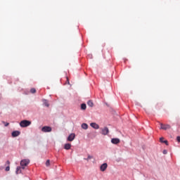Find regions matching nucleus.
I'll return each instance as SVG.
<instances>
[{"instance_id": "obj_6", "label": "nucleus", "mask_w": 180, "mask_h": 180, "mask_svg": "<svg viewBox=\"0 0 180 180\" xmlns=\"http://www.w3.org/2000/svg\"><path fill=\"white\" fill-rule=\"evenodd\" d=\"M106 168H108V163H103L100 167V169L101 171H102V172H105L106 170Z\"/></svg>"}, {"instance_id": "obj_11", "label": "nucleus", "mask_w": 180, "mask_h": 180, "mask_svg": "<svg viewBox=\"0 0 180 180\" xmlns=\"http://www.w3.org/2000/svg\"><path fill=\"white\" fill-rule=\"evenodd\" d=\"M81 127H82V129H83L84 130H88L89 126H88V124H86V123H83V124H82Z\"/></svg>"}, {"instance_id": "obj_21", "label": "nucleus", "mask_w": 180, "mask_h": 180, "mask_svg": "<svg viewBox=\"0 0 180 180\" xmlns=\"http://www.w3.org/2000/svg\"><path fill=\"white\" fill-rule=\"evenodd\" d=\"M11 170V167L9 166H7L5 169V171L8 172Z\"/></svg>"}, {"instance_id": "obj_10", "label": "nucleus", "mask_w": 180, "mask_h": 180, "mask_svg": "<svg viewBox=\"0 0 180 180\" xmlns=\"http://www.w3.org/2000/svg\"><path fill=\"white\" fill-rule=\"evenodd\" d=\"M12 137H18V136H20V131H14L11 134Z\"/></svg>"}, {"instance_id": "obj_9", "label": "nucleus", "mask_w": 180, "mask_h": 180, "mask_svg": "<svg viewBox=\"0 0 180 180\" xmlns=\"http://www.w3.org/2000/svg\"><path fill=\"white\" fill-rule=\"evenodd\" d=\"M74 139H75V134H70L68 137V141H73Z\"/></svg>"}, {"instance_id": "obj_1", "label": "nucleus", "mask_w": 180, "mask_h": 180, "mask_svg": "<svg viewBox=\"0 0 180 180\" xmlns=\"http://www.w3.org/2000/svg\"><path fill=\"white\" fill-rule=\"evenodd\" d=\"M30 162V160L29 159H23L20 161V165L21 167H18L16 168L15 174L18 175V174H22V169H25V167H27Z\"/></svg>"}, {"instance_id": "obj_19", "label": "nucleus", "mask_w": 180, "mask_h": 180, "mask_svg": "<svg viewBox=\"0 0 180 180\" xmlns=\"http://www.w3.org/2000/svg\"><path fill=\"white\" fill-rule=\"evenodd\" d=\"M46 167H50V160H46Z\"/></svg>"}, {"instance_id": "obj_4", "label": "nucleus", "mask_w": 180, "mask_h": 180, "mask_svg": "<svg viewBox=\"0 0 180 180\" xmlns=\"http://www.w3.org/2000/svg\"><path fill=\"white\" fill-rule=\"evenodd\" d=\"M160 129L162 130H168L171 129V125L169 124H164L162 123H160Z\"/></svg>"}, {"instance_id": "obj_7", "label": "nucleus", "mask_w": 180, "mask_h": 180, "mask_svg": "<svg viewBox=\"0 0 180 180\" xmlns=\"http://www.w3.org/2000/svg\"><path fill=\"white\" fill-rule=\"evenodd\" d=\"M91 127L93 129H95L96 130H98L99 129V124H96V122H91L90 124Z\"/></svg>"}, {"instance_id": "obj_12", "label": "nucleus", "mask_w": 180, "mask_h": 180, "mask_svg": "<svg viewBox=\"0 0 180 180\" xmlns=\"http://www.w3.org/2000/svg\"><path fill=\"white\" fill-rule=\"evenodd\" d=\"M42 102H43V105L46 106V108H49V106H50V104H49V101L46 99H42Z\"/></svg>"}, {"instance_id": "obj_23", "label": "nucleus", "mask_w": 180, "mask_h": 180, "mask_svg": "<svg viewBox=\"0 0 180 180\" xmlns=\"http://www.w3.org/2000/svg\"><path fill=\"white\" fill-rule=\"evenodd\" d=\"M168 151L167 150H163V154H167Z\"/></svg>"}, {"instance_id": "obj_15", "label": "nucleus", "mask_w": 180, "mask_h": 180, "mask_svg": "<svg viewBox=\"0 0 180 180\" xmlns=\"http://www.w3.org/2000/svg\"><path fill=\"white\" fill-rule=\"evenodd\" d=\"M160 143H165V144H166V146H168V141H164V138H160Z\"/></svg>"}, {"instance_id": "obj_24", "label": "nucleus", "mask_w": 180, "mask_h": 180, "mask_svg": "<svg viewBox=\"0 0 180 180\" xmlns=\"http://www.w3.org/2000/svg\"><path fill=\"white\" fill-rule=\"evenodd\" d=\"M6 164H8L9 165V164H11V162H9V160H7Z\"/></svg>"}, {"instance_id": "obj_14", "label": "nucleus", "mask_w": 180, "mask_h": 180, "mask_svg": "<svg viewBox=\"0 0 180 180\" xmlns=\"http://www.w3.org/2000/svg\"><path fill=\"white\" fill-rule=\"evenodd\" d=\"M87 105H88V106H89L90 108H93L94 107V102H92V101H89L88 102H87Z\"/></svg>"}, {"instance_id": "obj_8", "label": "nucleus", "mask_w": 180, "mask_h": 180, "mask_svg": "<svg viewBox=\"0 0 180 180\" xmlns=\"http://www.w3.org/2000/svg\"><path fill=\"white\" fill-rule=\"evenodd\" d=\"M112 144H119L120 143V139L118 138H114L111 139Z\"/></svg>"}, {"instance_id": "obj_16", "label": "nucleus", "mask_w": 180, "mask_h": 180, "mask_svg": "<svg viewBox=\"0 0 180 180\" xmlns=\"http://www.w3.org/2000/svg\"><path fill=\"white\" fill-rule=\"evenodd\" d=\"M81 109H82V110H85L86 109V104L82 103L81 104Z\"/></svg>"}, {"instance_id": "obj_3", "label": "nucleus", "mask_w": 180, "mask_h": 180, "mask_svg": "<svg viewBox=\"0 0 180 180\" xmlns=\"http://www.w3.org/2000/svg\"><path fill=\"white\" fill-rule=\"evenodd\" d=\"M101 134L103 136H108L109 134V128L108 127H104L103 128H100Z\"/></svg>"}, {"instance_id": "obj_20", "label": "nucleus", "mask_w": 180, "mask_h": 180, "mask_svg": "<svg viewBox=\"0 0 180 180\" xmlns=\"http://www.w3.org/2000/svg\"><path fill=\"white\" fill-rule=\"evenodd\" d=\"M2 123H4L5 127H8V126H9V123L8 122L6 123L4 121H3Z\"/></svg>"}, {"instance_id": "obj_5", "label": "nucleus", "mask_w": 180, "mask_h": 180, "mask_svg": "<svg viewBox=\"0 0 180 180\" xmlns=\"http://www.w3.org/2000/svg\"><path fill=\"white\" fill-rule=\"evenodd\" d=\"M41 131L44 133H50V131H51V127L47 126L43 127L41 128Z\"/></svg>"}, {"instance_id": "obj_13", "label": "nucleus", "mask_w": 180, "mask_h": 180, "mask_svg": "<svg viewBox=\"0 0 180 180\" xmlns=\"http://www.w3.org/2000/svg\"><path fill=\"white\" fill-rule=\"evenodd\" d=\"M64 148L65 150H70L71 148V143H65Z\"/></svg>"}, {"instance_id": "obj_22", "label": "nucleus", "mask_w": 180, "mask_h": 180, "mask_svg": "<svg viewBox=\"0 0 180 180\" xmlns=\"http://www.w3.org/2000/svg\"><path fill=\"white\" fill-rule=\"evenodd\" d=\"M176 140L179 143H180V136H177Z\"/></svg>"}, {"instance_id": "obj_2", "label": "nucleus", "mask_w": 180, "mask_h": 180, "mask_svg": "<svg viewBox=\"0 0 180 180\" xmlns=\"http://www.w3.org/2000/svg\"><path fill=\"white\" fill-rule=\"evenodd\" d=\"M31 124L32 122L27 120H23L20 122V127H29Z\"/></svg>"}, {"instance_id": "obj_18", "label": "nucleus", "mask_w": 180, "mask_h": 180, "mask_svg": "<svg viewBox=\"0 0 180 180\" xmlns=\"http://www.w3.org/2000/svg\"><path fill=\"white\" fill-rule=\"evenodd\" d=\"M30 92H31V94H36V89H34V88L31 89Z\"/></svg>"}, {"instance_id": "obj_17", "label": "nucleus", "mask_w": 180, "mask_h": 180, "mask_svg": "<svg viewBox=\"0 0 180 180\" xmlns=\"http://www.w3.org/2000/svg\"><path fill=\"white\" fill-rule=\"evenodd\" d=\"M94 158V156H91L90 155H88L87 158H84V160H86V161H89V160Z\"/></svg>"}]
</instances>
